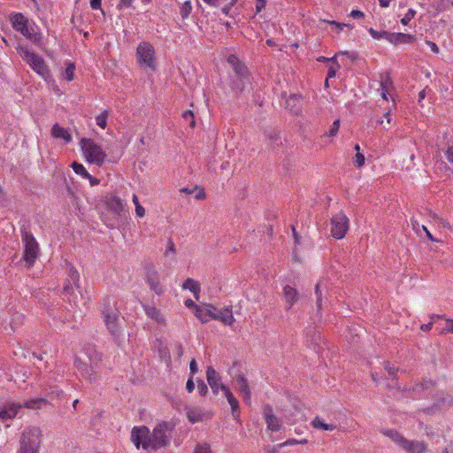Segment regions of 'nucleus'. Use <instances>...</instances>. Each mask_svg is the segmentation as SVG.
Instances as JSON below:
<instances>
[{
	"label": "nucleus",
	"mask_w": 453,
	"mask_h": 453,
	"mask_svg": "<svg viewBox=\"0 0 453 453\" xmlns=\"http://www.w3.org/2000/svg\"><path fill=\"white\" fill-rule=\"evenodd\" d=\"M173 426L168 422H160L150 433L147 426H134L131 432V440L137 449L142 447L146 449L156 450L166 447Z\"/></svg>",
	"instance_id": "obj_1"
},
{
	"label": "nucleus",
	"mask_w": 453,
	"mask_h": 453,
	"mask_svg": "<svg viewBox=\"0 0 453 453\" xmlns=\"http://www.w3.org/2000/svg\"><path fill=\"white\" fill-rule=\"evenodd\" d=\"M101 354L94 347H88L75 357L74 365L80 374L90 383L97 380L96 367Z\"/></svg>",
	"instance_id": "obj_2"
},
{
	"label": "nucleus",
	"mask_w": 453,
	"mask_h": 453,
	"mask_svg": "<svg viewBox=\"0 0 453 453\" xmlns=\"http://www.w3.org/2000/svg\"><path fill=\"white\" fill-rule=\"evenodd\" d=\"M206 379L211 391L214 395H218L219 390L222 391L225 397L226 398L232 411V416L234 420L240 422L241 410L238 400L234 397L230 388L222 383L221 376L219 373L211 366H208L206 369Z\"/></svg>",
	"instance_id": "obj_3"
},
{
	"label": "nucleus",
	"mask_w": 453,
	"mask_h": 453,
	"mask_svg": "<svg viewBox=\"0 0 453 453\" xmlns=\"http://www.w3.org/2000/svg\"><path fill=\"white\" fill-rule=\"evenodd\" d=\"M48 403L47 400L44 398H34L27 401H25L23 403H15V402H7L4 404L3 408L0 410V418L2 420H8L14 418L19 411L26 407L27 409H42Z\"/></svg>",
	"instance_id": "obj_4"
},
{
	"label": "nucleus",
	"mask_w": 453,
	"mask_h": 453,
	"mask_svg": "<svg viewBox=\"0 0 453 453\" xmlns=\"http://www.w3.org/2000/svg\"><path fill=\"white\" fill-rule=\"evenodd\" d=\"M16 50L21 58L42 78L47 80L50 77V69L44 59L40 55L30 50L27 47L19 44Z\"/></svg>",
	"instance_id": "obj_5"
},
{
	"label": "nucleus",
	"mask_w": 453,
	"mask_h": 453,
	"mask_svg": "<svg viewBox=\"0 0 453 453\" xmlns=\"http://www.w3.org/2000/svg\"><path fill=\"white\" fill-rule=\"evenodd\" d=\"M42 431L39 427L26 428L20 436L19 449L17 453H38L41 444Z\"/></svg>",
	"instance_id": "obj_6"
},
{
	"label": "nucleus",
	"mask_w": 453,
	"mask_h": 453,
	"mask_svg": "<svg viewBox=\"0 0 453 453\" xmlns=\"http://www.w3.org/2000/svg\"><path fill=\"white\" fill-rule=\"evenodd\" d=\"M10 20L12 27L27 40L35 44H39L41 42L42 34L35 31L34 27L29 25L27 18L22 13L11 14Z\"/></svg>",
	"instance_id": "obj_7"
},
{
	"label": "nucleus",
	"mask_w": 453,
	"mask_h": 453,
	"mask_svg": "<svg viewBox=\"0 0 453 453\" xmlns=\"http://www.w3.org/2000/svg\"><path fill=\"white\" fill-rule=\"evenodd\" d=\"M383 434L405 453H426V445L424 442L408 440L395 430H385Z\"/></svg>",
	"instance_id": "obj_8"
},
{
	"label": "nucleus",
	"mask_w": 453,
	"mask_h": 453,
	"mask_svg": "<svg viewBox=\"0 0 453 453\" xmlns=\"http://www.w3.org/2000/svg\"><path fill=\"white\" fill-rule=\"evenodd\" d=\"M81 146L87 162L101 166L107 157L103 149L91 139H82Z\"/></svg>",
	"instance_id": "obj_9"
},
{
	"label": "nucleus",
	"mask_w": 453,
	"mask_h": 453,
	"mask_svg": "<svg viewBox=\"0 0 453 453\" xmlns=\"http://www.w3.org/2000/svg\"><path fill=\"white\" fill-rule=\"evenodd\" d=\"M22 242L24 243L23 259L27 267H32L39 254V244L32 233L22 229Z\"/></svg>",
	"instance_id": "obj_10"
},
{
	"label": "nucleus",
	"mask_w": 453,
	"mask_h": 453,
	"mask_svg": "<svg viewBox=\"0 0 453 453\" xmlns=\"http://www.w3.org/2000/svg\"><path fill=\"white\" fill-rule=\"evenodd\" d=\"M137 60L143 67L156 69L155 50L151 43L142 42L136 49Z\"/></svg>",
	"instance_id": "obj_11"
},
{
	"label": "nucleus",
	"mask_w": 453,
	"mask_h": 453,
	"mask_svg": "<svg viewBox=\"0 0 453 453\" xmlns=\"http://www.w3.org/2000/svg\"><path fill=\"white\" fill-rule=\"evenodd\" d=\"M102 314L109 332L114 337H119L122 329L119 324L120 319L119 312L114 309L107 308L105 310H103Z\"/></svg>",
	"instance_id": "obj_12"
},
{
	"label": "nucleus",
	"mask_w": 453,
	"mask_h": 453,
	"mask_svg": "<svg viewBox=\"0 0 453 453\" xmlns=\"http://www.w3.org/2000/svg\"><path fill=\"white\" fill-rule=\"evenodd\" d=\"M67 276L69 283L65 285L63 294L67 297L70 303L79 307V303L75 298H71V295H73L74 288L76 289L80 288V273L73 266H70L67 270Z\"/></svg>",
	"instance_id": "obj_13"
},
{
	"label": "nucleus",
	"mask_w": 453,
	"mask_h": 453,
	"mask_svg": "<svg viewBox=\"0 0 453 453\" xmlns=\"http://www.w3.org/2000/svg\"><path fill=\"white\" fill-rule=\"evenodd\" d=\"M349 229V219L342 212L335 214L331 219V233L336 239H342Z\"/></svg>",
	"instance_id": "obj_14"
},
{
	"label": "nucleus",
	"mask_w": 453,
	"mask_h": 453,
	"mask_svg": "<svg viewBox=\"0 0 453 453\" xmlns=\"http://www.w3.org/2000/svg\"><path fill=\"white\" fill-rule=\"evenodd\" d=\"M145 281L149 285L150 289L157 296L164 293V288L160 283V275L155 265H148L145 267Z\"/></svg>",
	"instance_id": "obj_15"
},
{
	"label": "nucleus",
	"mask_w": 453,
	"mask_h": 453,
	"mask_svg": "<svg viewBox=\"0 0 453 453\" xmlns=\"http://www.w3.org/2000/svg\"><path fill=\"white\" fill-rule=\"evenodd\" d=\"M235 390L242 397L243 402L250 405L251 403V390L248 380L242 373H238L233 378Z\"/></svg>",
	"instance_id": "obj_16"
},
{
	"label": "nucleus",
	"mask_w": 453,
	"mask_h": 453,
	"mask_svg": "<svg viewBox=\"0 0 453 453\" xmlns=\"http://www.w3.org/2000/svg\"><path fill=\"white\" fill-rule=\"evenodd\" d=\"M264 418L266 423V426L268 430L273 432L280 431L282 427V423L277 418L273 411V408L269 405L265 406L264 409Z\"/></svg>",
	"instance_id": "obj_17"
},
{
	"label": "nucleus",
	"mask_w": 453,
	"mask_h": 453,
	"mask_svg": "<svg viewBox=\"0 0 453 453\" xmlns=\"http://www.w3.org/2000/svg\"><path fill=\"white\" fill-rule=\"evenodd\" d=\"M187 418L192 424L203 422L211 418V414L201 407H188Z\"/></svg>",
	"instance_id": "obj_18"
},
{
	"label": "nucleus",
	"mask_w": 453,
	"mask_h": 453,
	"mask_svg": "<svg viewBox=\"0 0 453 453\" xmlns=\"http://www.w3.org/2000/svg\"><path fill=\"white\" fill-rule=\"evenodd\" d=\"M283 299L285 302V308L291 309L299 300L298 291L290 285H286L283 288Z\"/></svg>",
	"instance_id": "obj_19"
},
{
	"label": "nucleus",
	"mask_w": 453,
	"mask_h": 453,
	"mask_svg": "<svg viewBox=\"0 0 453 453\" xmlns=\"http://www.w3.org/2000/svg\"><path fill=\"white\" fill-rule=\"evenodd\" d=\"M142 307L148 318L154 320L158 325L165 326L166 324V320L164 315L156 306L148 303H142Z\"/></svg>",
	"instance_id": "obj_20"
},
{
	"label": "nucleus",
	"mask_w": 453,
	"mask_h": 453,
	"mask_svg": "<svg viewBox=\"0 0 453 453\" xmlns=\"http://www.w3.org/2000/svg\"><path fill=\"white\" fill-rule=\"evenodd\" d=\"M227 61L233 66L236 75L240 78L242 81H243L246 79L248 80L247 67L244 65H242L235 56L230 55L228 57Z\"/></svg>",
	"instance_id": "obj_21"
},
{
	"label": "nucleus",
	"mask_w": 453,
	"mask_h": 453,
	"mask_svg": "<svg viewBox=\"0 0 453 453\" xmlns=\"http://www.w3.org/2000/svg\"><path fill=\"white\" fill-rule=\"evenodd\" d=\"M106 204L109 210L114 212L118 216H121L124 211V204L120 197L111 195L106 198Z\"/></svg>",
	"instance_id": "obj_22"
},
{
	"label": "nucleus",
	"mask_w": 453,
	"mask_h": 453,
	"mask_svg": "<svg viewBox=\"0 0 453 453\" xmlns=\"http://www.w3.org/2000/svg\"><path fill=\"white\" fill-rule=\"evenodd\" d=\"M388 42L393 44L412 43L415 40L414 35L404 33H390Z\"/></svg>",
	"instance_id": "obj_23"
},
{
	"label": "nucleus",
	"mask_w": 453,
	"mask_h": 453,
	"mask_svg": "<svg viewBox=\"0 0 453 453\" xmlns=\"http://www.w3.org/2000/svg\"><path fill=\"white\" fill-rule=\"evenodd\" d=\"M215 320H219L227 326H232L235 321L232 309L230 307H225L224 309H221L219 311H217Z\"/></svg>",
	"instance_id": "obj_24"
},
{
	"label": "nucleus",
	"mask_w": 453,
	"mask_h": 453,
	"mask_svg": "<svg viewBox=\"0 0 453 453\" xmlns=\"http://www.w3.org/2000/svg\"><path fill=\"white\" fill-rule=\"evenodd\" d=\"M311 425L313 428L323 431H334L336 428V425L334 423H326L324 419L319 417H315Z\"/></svg>",
	"instance_id": "obj_25"
},
{
	"label": "nucleus",
	"mask_w": 453,
	"mask_h": 453,
	"mask_svg": "<svg viewBox=\"0 0 453 453\" xmlns=\"http://www.w3.org/2000/svg\"><path fill=\"white\" fill-rule=\"evenodd\" d=\"M182 288L184 289H188L191 293H193L196 299H198L199 293H200V284L198 281H196L191 278H188L184 281Z\"/></svg>",
	"instance_id": "obj_26"
},
{
	"label": "nucleus",
	"mask_w": 453,
	"mask_h": 453,
	"mask_svg": "<svg viewBox=\"0 0 453 453\" xmlns=\"http://www.w3.org/2000/svg\"><path fill=\"white\" fill-rule=\"evenodd\" d=\"M51 134L55 138L63 139L65 142H68L71 141L72 137L66 129L60 127L58 124H55L51 129Z\"/></svg>",
	"instance_id": "obj_27"
},
{
	"label": "nucleus",
	"mask_w": 453,
	"mask_h": 453,
	"mask_svg": "<svg viewBox=\"0 0 453 453\" xmlns=\"http://www.w3.org/2000/svg\"><path fill=\"white\" fill-rule=\"evenodd\" d=\"M196 316L202 323L210 321V310L207 304L202 307H196Z\"/></svg>",
	"instance_id": "obj_28"
},
{
	"label": "nucleus",
	"mask_w": 453,
	"mask_h": 453,
	"mask_svg": "<svg viewBox=\"0 0 453 453\" xmlns=\"http://www.w3.org/2000/svg\"><path fill=\"white\" fill-rule=\"evenodd\" d=\"M72 168L73 170V172L79 175H81V177H83L84 179H86L88 176H89V173L86 170V168L84 167L83 165L80 164V163H77V162H73L72 164Z\"/></svg>",
	"instance_id": "obj_29"
},
{
	"label": "nucleus",
	"mask_w": 453,
	"mask_h": 453,
	"mask_svg": "<svg viewBox=\"0 0 453 453\" xmlns=\"http://www.w3.org/2000/svg\"><path fill=\"white\" fill-rule=\"evenodd\" d=\"M368 32L371 35V36L375 40L386 39L388 42V38H389L388 35H390V33L388 31L379 32L371 27V28H369Z\"/></svg>",
	"instance_id": "obj_30"
},
{
	"label": "nucleus",
	"mask_w": 453,
	"mask_h": 453,
	"mask_svg": "<svg viewBox=\"0 0 453 453\" xmlns=\"http://www.w3.org/2000/svg\"><path fill=\"white\" fill-rule=\"evenodd\" d=\"M192 11V5L190 1H185L180 8V14L182 19H187Z\"/></svg>",
	"instance_id": "obj_31"
},
{
	"label": "nucleus",
	"mask_w": 453,
	"mask_h": 453,
	"mask_svg": "<svg viewBox=\"0 0 453 453\" xmlns=\"http://www.w3.org/2000/svg\"><path fill=\"white\" fill-rule=\"evenodd\" d=\"M107 118H108L107 111H103L101 114H99L96 118V125L99 126L101 128L104 129L107 126Z\"/></svg>",
	"instance_id": "obj_32"
},
{
	"label": "nucleus",
	"mask_w": 453,
	"mask_h": 453,
	"mask_svg": "<svg viewBox=\"0 0 453 453\" xmlns=\"http://www.w3.org/2000/svg\"><path fill=\"white\" fill-rule=\"evenodd\" d=\"M393 86V82L388 74L381 76L380 78V89H387L390 90Z\"/></svg>",
	"instance_id": "obj_33"
},
{
	"label": "nucleus",
	"mask_w": 453,
	"mask_h": 453,
	"mask_svg": "<svg viewBox=\"0 0 453 453\" xmlns=\"http://www.w3.org/2000/svg\"><path fill=\"white\" fill-rule=\"evenodd\" d=\"M74 72H75V65L73 63H70L67 65L65 70V78L71 81L74 79Z\"/></svg>",
	"instance_id": "obj_34"
},
{
	"label": "nucleus",
	"mask_w": 453,
	"mask_h": 453,
	"mask_svg": "<svg viewBox=\"0 0 453 453\" xmlns=\"http://www.w3.org/2000/svg\"><path fill=\"white\" fill-rule=\"evenodd\" d=\"M176 252L175 245L172 240H168L166 243L165 251L164 253L165 257L172 256V259H174V255Z\"/></svg>",
	"instance_id": "obj_35"
},
{
	"label": "nucleus",
	"mask_w": 453,
	"mask_h": 453,
	"mask_svg": "<svg viewBox=\"0 0 453 453\" xmlns=\"http://www.w3.org/2000/svg\"><path fill=\"white\" fill-rule=\"evenodd\" d=\"M416 15V11L410 8L408 10V12L405 13V15L403 16V18L401 19V23L403 25V26H407L411 20L415 17Z\"/></svg>",
	"instance_id": "obj_36"
},
{
	"label": "nucleus",
	"mask_w": 453,
	"mask_h": 453,
	"mask_svg": "<svg viewBox=\"0 0 453 453\" xmlns=\"http://www.w3.org/2000/svg\"><path fill=\"white\" fill-rule=\"evenodd\" d=\"M182 118L187 121L188 122L189 126L193 128L195 127L196 126V121H195V118H194V113L192 111H185L183 113H182Z\"/></svg>",
	"instance_id": "obj_37"
},
{
	"label": "nucleus",
	"mask_w": 453,
	"mask_h": 453,
	"mask_svg": "<svg viewBox=\"0 0 453 453\" xmlns=\"http://www.w3.org/2000/svg\"><path fill=\"white\" fill-rule=\"evenodd\" d=\"M326 22H327L329 25H331L333 27V28L336 31V32H340L343 29V27H348L349 28H353L352 26L349 25V24H345V23H339L337 21H334V20H325Z\"/></svg>",
	"instance_id": "obj_38"
},
{
	"label": "nucleus",
	"mask_w": 453,
	"mask_h": 453,
	"mask_svg": "<svg viewBox=\"0 0 453 453\" xmlns=\"http://www.w3.org/2000/svg\"><path fill=\"white\" fill-rule=\"evenodd\" d=\"M338 55H347L349 56V58H351L352 59H354L356 58L355 56V53L354 52H349V51H341L339 52L338 54L334 55V57L332 58H329L328 59V62H330L332 65H339L338 61H337V56Z\"/></svg>",
	"instance_id": "obj_39"
},
{
	"label": "nucleus",
	"mask_w": 453,
	"mask_h": 453,
	"mask_svg": "<svg viewBox=\"0 0 453 453\" xmlns=\"http://www.w3.org/2000/svg\"><path fill=\"white\" fill-rule=\"evenodd\" d=\"M340 128V120L335 119L332 126L329 128V131L326 133V135L328 136H335L339 131Z\"/></svg>",
	"instance_id": "obj_40"
},
{
	"label": "nucleus",
	"mask_w": 453,
	"mask_h": 453,
	"mask_svg": "<svg viewBox=\"0 0 453 453\" xmlns=\"http://www.w3.org/2000/svg\"><path fill=\"white\" fill-rule=\"evenodd\" d=\"M322 282H319L316 285L315 293L317 296V306L319 309L322 306V292H321Z\"/></svg>",
	"instance_id": "obj_41"
},
{
	"label": "nucleus",
	"mask_w": 453,
	"mask_h": 453,
	"mask_svg": "<svg viewBox=\"0 0 453 453\" xmlns=\"http://www.w3.org/2000/svg\"><path fill=\"white\" fill-rule=\"evenodd\" d=\"M340 65H330L329 68H328V72H327V78H326V85L328 84V80L331 79V78H334L335 75H336V73L338 72V70L340 69Z\"/></svg>",
	"instance_id": "obj_42"
},
{
	"label": "nucleus",
	"mask_w": 453,
	"mask_h": 453,
	"mask_svg": "<svg viewBox=\"0 0 453 453\" xmlns=\"http://www.w3.org/2000/svg\"><path fill=\"white\" fill-rule=\"evenodd\" d=\"M365 156L363 154H361L360 152H357L354 157V164L357 167H361L365 165Z\"/></svg>",
	"instance_id": "obj_43"
},
{
	"label": "nucleus",
	"mask_w": 453,
	"mask_h": 453,
	"mask_svg": "<svg viewBox=\"0 0 453 453\" xmlns=\"http://www.w3.org/2000/svg\"><path fill=\"white\" fill-rule=\"evenodd\" d=\"M197 389H198L199 395L202 396H204L208 393L207 385L203 380H199L197 382Z\"/></svg>",
	"instance_id": "obj_44"
},
{
	"label": "nucleus",
	"mask_w": 453,
	"mask_h": 453,
	"mask_svg": "<svg viewBox=\"0 0 453 453\" xmlns=\"http://www.w3.org/2000/svg\"><path fill=\"white\" fill-rule=\"evenodd\" d=\"M194 453H212V452H211V449L209 445L203 444V445H198L196 448Z\"/></svg>",
	"instance_id": "obj_45"
},
{
	"label": "nucleus",
	"mask_w": 453,
	"mask_h": 453,
	"mask_svg": "<svg viewBox=\"0 0 453 453\" xmlns=\"http://www.w3.org/2000/svg\"><path fill=\"white\" fill-rule=\"evenodd\" d=\"M446 321H447V327L444 328L442 331H441L440 334H443V333L453 334V319H446Z\"/></svg>",
	"instance_id": "obj_46"
},
{
	"label": "nucleus",
	"mask_w": 453,
	"mask_h": 453,
	"mask_svg": "<svg viewBox=\"0 0 453 453\" xmlns=\"http://www.w3.org/2000/svg\"><path fill=\"white\" fill-rule=\"evenodd\" d=\"M298 444V440L296 439H288L286 441L278 445V448H284L287 446H293Z\"/></svg>",
	"instance_id": "obj_47"
},
{
	"label": "nucleus",
	"mask_w": 453,
	"mask_h": 453,
	"mask_svg": "<svg viewBox=\"0 0 453 453\" xmlns=\"http://www.w3.org/2000/svg\"><path fill=\"white\" fill-rule=\"evenodd\" d=\"M449 6V0H441L437 4V11H443Z\"/></svg>",
	"instance_id": "obj_48"
},
{
	"label": "nucleus",
	"mask_w": 453,
	"mask_h": 453,
	"mask_svg": "<svg viewBox=\"0 0 453 453\" xmlns=\"http://www.w3.org/2000/svg\"><path fill=\"white\" fill-rule=\"evenodd\" d=\"M445 155L448 161L453 165V145L449 146L447 149Z\"/></svg>",
	"instance_id": "obj_49"
},
{
	"label": "nucleus",
	"mask_w": 453,
	"mask_h": 453,
	"mask_svg": "<svg viewBox=\"0 0 453 453\" xmlns=\"http://www.w3.org/2000/svg\"><path fill=\"white\" fill-rule=\"evenodd\" d=\"M135 215L138 218L144 217V215H145V209L141 204H137L135 206Z\"/></svg>",
	"instance_id": "obj_50"
},
{
	"label": "nucleus",
	"mask_w": 453,
	"mask_h": 453,
	"mask_svg": "<svg viewBox=\"0 0 453 453\" xmlns=\"http://www.w3.org/2000/svg\"><path fill=\"white\" fill-rule=\"evenodd\" d=\"M189 369L192 375L196 374L198 372V365L195 359H192L190 361Z\"/></svg>",
	"instance_id": "obj_51"
},
{
	"label": "nucleus",
	"mask_w": 453,
	"mask_h": 453,
	"mask_svg": "<svg viewBox=\"0 0 453 453\" xmlns=\"http://www.w3.org/2000/svg\"><path fill=\"white\" fill-rule=\"evenodd\" d=\"M452 401H453V400H452V397L447 395L446 396H444V397H442V398L441 399V403H438V407H441V405H445V404H447V405H450V404H451V403H452Z\"/></svg>",
	"instance_id": "obj_52"
},
{
	"label": "nucleus",
	"mask_w": 453,
	"mask_h": 453,
	"mask_svg": "<svg viewBox=\"0 0 453 453\" xmlns=\"http://www.w3.org/2000/svg\"><path fill=\"white\" fill-rule=\"evenodd\" d=\"M349 16L353 19H361L365 16L364 12L359 10H353L350 12Z\"/></svg>",
	"instance_id": "obj_53"
},
{
	"label": "nucleus",
	"mask_w": 453,
	"mask_h": 453,
	"mask_svg": "<svg viewBox=\"0 0 453 453\" xmlns=\"http://www.w3.org/2000/svg\"><path fill=\"white\" fill-rule=\"evenodd\" d=\"M207 306H208V309L210 310V320L215 319L217 311H219V310H218L216 307H214L213 305H211V304H207Z\"/></svg>",
	"instance_id": "obj_54"
},
{
	"label": "nucleus",
	"mask_w": 453,
	"mask_h": 453,
	"mask_svg": "<svg viewBox=\"0 0 453 453\" xmlns=\"http://www.w3.org/2000/svg\"><path fill=\"white\" fill-rule=\"evenodd\" d=\"M186 389H187V391L188 393H191V392L194 391V389H195V383H194V381L192 380V377L188 380L187 384H186Z\"/></svg>",
	"instance_id": "obj_55"
},
{
	"label": "nucleus",
	"mask_w": 453,
	"mask_h": 453,
	"mask_svg": "<svg viewBox=\"0 0 453 453\" xmlns=\"http://www.w3.org/2000/svg\"><path fill=\"white\" fill-rule=\"evenodd\" d=\"M426 43L430 47L431 50L434 52V53H438L439 52V48L438 46L436 45V43H434V42L432 41H428L426 40Z\"/></svg>",
	"instance_id": "obj_56"
},
{
	"label": "nucleus",
	"mask_w": 453,
	"mask_h": 453,
	"mask_svg": "<svg viewBox=\"0 0 453 453\" xmlns=\"http://www.w3.org/2000/svg\"><path fill=\"white\" fill-rule=\"evenodd\" d=\"M256 11L257 13L260 12L265 7V0H257Z\"/></svg>",
	"instance_id": "obj_57"
},
{
	"label": "nucleus",
	"mask_w": 453,
	"mask_h": 453,
	"mask_svg": "<svg viewBox=\"0 0 453 453\" xmlns=\"http://www.w3.org/2000/svg\"><path fill=\"white\" fill-rule=\"evenodd\" d=\"M102 0H90V7L93 10H98L101 7Z\"/></svg>",
	"instance_id": "obj_58"
},
{
	"label": "nucleus",
	"mask_w": 453,
	"mask_h": 453,
	"mask_svg": "<svg viewBox=\"0 0 453 453\" xmlns=\"http://www.w3.org/2000/svg\"><path fill=\"white\" fill-rule=\"evenodd\" d=\"M86 179L89 180L90 186L92 187L98 185L100 182L98 179L93 177L91 174H89V176H88Z\"/></svg>",
	"instance_id": "obj_59"
},
{
	"label": "nucleus",
	"mask_w": 453,
	"mask_h": 453,
	"mask_svg": "<svg viewBox=\"0 0 453 453\" xmlns=\"http://www.w3.org/2000/svg\"><path fill=\"white\" fill-rule=\"evenodd\" d=\"M433 321H430L429 323L427 324H423L420 326V329L424 332H428L432 329L433 327Z\"/></svg>",
	"instance_id": "obj_60"
},
{
	"label": "nucleus",
	"mask_w": 453,
	"mask_h": 453,
	"mask_svg": "<svg viewBox=\"0 0 453 453\" xmlns=\"http://www.w3.org/2000/svg\"><path fill=\"white\" fill-rule=\"evenodd\" d=\"M385 369L388 371V375L394 377L396 370L394 367L389 366V363H386Z\"/></svg>",
	"instance_id": "obj_61"
},
{
	"label": "nucleus",
	"mask_w": 453,
	"mask_h": 453,
	"mask_svg": "<svg viewBox=\"0 0 453 453\" xmlns=\"http://www.w3.org/2000/svg\"><path fill=\"white\" fill-rule=\"evenodd\" d=\"M132 1L133 0H120V2L119 4V7H121V6L129 7L132 4Z\"/></svg>",
	"instance_id": "obj_62"
},
{
	"label": "nucleus",
	"mask_w": 453,
	"mask_h": 453,
	"mask_svg": "<svg viewBox=\"0 0 453 453\" xmlns=\"http://www.w3.org/2000/svg\"><path fill=\"white\" fill-rule=\"evenodd\" d=\"M205 4H207L210 6L217 7L218 6V1L219 0H203Z\"/></svg>",
	"instance_id": "obj_63"
},
{
	"label": "nucleus",
	"mask_w": 453,
	"mask_h": 453,
	"mask_svg": "<svg viewBox=\"0 0 453 453\" xmlns=\"http://www.w3.org/2000/svg\"><path fill=\"white\" fill-rule=\"evenodd\" d=\"M380 5L383 8H387L389 6L391 0H378Z\"/></svg>",
	"instance_id": "obj_64"
}]
</instances>
